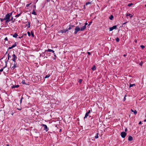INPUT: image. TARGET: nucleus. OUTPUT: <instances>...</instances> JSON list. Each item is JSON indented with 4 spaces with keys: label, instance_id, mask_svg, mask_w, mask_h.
<instances>
[{
    "label": "nucleus",
    "instance_id": "de8ad7c7",
    "mask_svg": "<svg viewBox=\"0 0 146 146\" xmlns=\"http://www.w3.org/2000/svg\"><path fill=\"white\" fill-rule=\"evenodd\" d=\"M11 21H12V22H11V23H14V22H15V21H14V20H13Z\"/></svg>",
    "mask_w": 146,
    "mask_h": 146
},
{
    "label": "nucleus",
    "instance_id": "9d476101",
    "mask_svg": "<svg viewBox=\"0 0 146 146\" xmlns=\"http://www.w3.org/2000/svg\"><path fill=\"white\" fill-rule=\"evenodd\" d=\"M128 16H129L130 18H131L132 17L133 15H132L131 14H130L129 13H127V14H126L125 16L127 17Z\"/></svg>",
    "mask_w": 146,
    "mask_h": 146
},
{
    "label": "nucleus",
    "instance_id": "5fc2aeb1",
    "mask_svg": "<svg viewBox=\"0 0 146 146\" xmlns=\"http://www.w3.org/2000/svg\"><path fill=\"white\" fill-rule=\"evenodd\" d=\"M34 7L35 9V8H36V6H35V5L34 6Z\"/></svg>",
    "mask_w": 146,
    "mask_h": 146
},
{
    "label": "nucleus",
    "instance_id": "ddd939ff",
    "mask_svg": "<svg viewBox=\"0 0 146 146\" xmlns=\"http://www.w3.org/2000/svg\"><path fill=\"white\" fill-rule=\"evenodd\" d=\"M13 37L15 38H16L18 36V35L16 33H15L13 35H12Z\"/></svg>",
    "mask_w": 146,
    "mask_h": 146
},
{
    "label": "nucleus",
    "instance_id": "a211bd4d",
    "mask_svg": "<svg viewBox=\"0 0 146 146\" xmlns=\"http://www.w3.org/2000/svg\"><path fill=\"white\" fill-rule=\"evenodd\" d=\"M22 13H20L19 14H18L17 15H16L15 16V17H16V18H17L18 17H19V16H20V15H21Z\"/></svg>",
    "mask_w": 146,
    "mask_h": 146
},
{
    "label": "nucleus",
    "instance_id": "0e129e2a",
    "mask_svg": "<svg viewBox=\"0 0 146 146\" xmlns=\"http://www.w3.org/2000/svg\"><path fill=\"white\" fill-rule=\"evenodd\" d=\"M145 7H146V4L145 5Z\"/></svg>",
    "mask_w": 146,
    "mask_h": 146
},
{
    "label": "nucleus",
    "instance_id": "052dcab7",
    "mask_svg": "<svg viewBox=\"0 0 146 146\" xmlns=\"http://www.w3.org/2000/svg\"><path fill=\"white\" fill-rule=\"evenodd\" d=\"M61 131V129H60V131Z\"/></svg>",
    "mask_w": 146,
    "mask_h": 146
},
{
    "label": "nucleus",
    "instance_id": "a18cd8bd",
    "mask_svg": "<svg viewBox=\"0 0 146 146\" xmlns=\"http://www.w3.org/2000/svg\"><path fill=\"white\" fill-rule=\"evenodd\" d=\"M90 111H91V110H89L88 111V112H87V113H88V114H89L90 112Z\"/></svg>",
    "mask_w": 146,
    "mask_h": 146
},
{
    "label": "nucleus",
    "instance_id": "f257e3e1",
    "mask_svg": "<svg viewBox=\"0 0 146 146\" xmlns=\"http://www.w3.org/2000/svg\"><path fill=\"white\" fill-rule=\"evenodd\" d=\"M10 16L8 14H7L5 16V17L4 18V20H5V23L7 24L9 22H10Z\"/></svg>",
    "mask_w": 146,
    "mask_h": 146
},
{
    "label": "nucleus",
    "instance_id": "5701e85b",
    "mask_svg": "<svg viewBox=\"0 0 146 146\" xmlns=\"http://www.w3.org/2000/svg\"><path fill=\"white\" fill-rule=\"evenodd\" d=\"M113 18V17L112 15H111L109 17V19L111 20H112Z\"/></svg>",
    "mask_w": 146,
    "mask_h": 146
},
{
    "label": "nucleus",
    "instance_id": "bb28decb",
    "mask_svg": "<svg viewBox=\"0 0 146 146\" xmlns=\"http://www.w3.org/2000/svg\"><path fill=\"white\" fill-rule=\"evenodd\" d=\"M98 133H97L95 137V139H97L98 138Z\"/></svg>",
    "mask_w": 146,
    "mask_h": 146
},
{
    "label": "nucleus",
    "instance_id": "79ce46f5",
    "mask_svg": "<svg viewBox=\"0 0 146 146\" xmlns=\"http://www.w3.org/2000/svg\"><path fill=\"white\" fill-rule=\"evenodd\" d=\"M13 20V17H11V19H10V21Z\"/></svg>",
    "mask_w": 146,
    "mask_h": 146
},
{
    "label": "nucleus",
    "instance_id": "8fccbe9b",
    "mask_svg": "<svg viewBox=\"0 0 146 146\" xmlns=\"http://www.w3.org/2000/svg\"><path fill=\"white\" fill-rule=\"evenodd\" d=\"M125 100H126L125 96L124 98V101H125Z\"/></svg>",
    "mask_w": 146,
    "mask_h": 146
},
{
    "label": "nucleus",
    "instance_id": "c9c22d12",
    "mask_svg": "<svg viewBox=\"0 0 146 146\" xmlns=\"http://www.w3.org/2000/svg\"><path fill=\"white\" fill-rule=\"evenodd\" d=\"M0 20H1V22H2L4 20H4V18L3 19V18H0Z\"/></svg>",
    "mask_w": 146,
    "mask_h": 146
},
{
    "label": "nucleus",
    "instance_id": "c03bdc74",
    "mask_svg": "<svg viewBox=\"0 0 146 146\" xmlns=\"http://www.w3.org/2000/svg\"><path fill=\"white\" fill-rule=\"evenodd\" d=\"M68 30H65L64 31V33H65L66 31H68Z\"/></svg>",
    "mask_w": 146,
    "mask_h": 146
},
{
    "label": "nucleus",
    "instance_id": "37998d69",
    "mask_svg": "<svg viewBox=\"0 0 146 146\" xmlns=\"http://www.w3.org/2000/svg\"><path fill=\"white\" fill-rule=\"evenodd\" d=\"M4 40L5 41H7L8 40V38L7 37H6L4 39Z\"/></svg>",
    "mask_w": 146,
    "mask_h": 146
},
{
    "label": "nucleus",
    "instance_id": "7ed1b4c3",
    "mask_svg": "<svg viewBox=\"0 0 146 146\" xmlns=\"http://www.w3.org/2000/svg\"><path fill=\"white\" fill-rule=\"evenodd\" d=\"M80 30V29L79 27L78 26H76V28L75 29V32L74 33V34H76L77 32Z\"/></svg>",
    "mask_w": 146,
    "mask_h": 146
},
{
    "label": "nucleus",
    "instance_id": "e433bc0d",
    "mask_svg": "<svg viewBox=\"0 0 146 146\" xmlns=\"http://www.w3.org/2000/svg\"><path fill=\"white\" fill-rule=\"evenodd\" d=\"M140 46L142 49H143L145 48V46L143 45H141Z\"/></svg>",
    "mask_w": 146,
    "mask_h": 146
},
{
    "label": "nucleus",
    "instance_id": "680f3d73",
    "mask_svg": "<svg viewBox=\"0 0 146 146\" xmlns=\"http://www.w3.org/2000/svg\"><path fill=\"white\" fill-rule=\"evenodd\" d=\"M7 52H6V53L5 54H7Z\"/></svg>",
    "mask_w": 146,
    "mask_h": 146
},
{
    "label": "nucleus",
    "instance_id": "6ab92c4d",
    "mask_svg": "<svg viewBox=\"0 0 146 146\" xmlns=\"http://www.w3.org/2000/svg\"><path fill=\"white\" fill-rule=\"evenodd\" d=\"M96 67L95 66H94L92 68V70L94 71L96 70Z\"/></svg>",
    "mask_w": 146,
    "mask_h": 146
},
{
    "label": "nucleus",
    "instance_id": "3c124183",
    "mask_svg": "<svg viewBox=\"0 0 146 146\" xmlns=\"http://www.w3.org/2000/svg\"><path fill=\"white\" fill-rule=\"evenodd\" d=\"M22 37H23V36H21V37H19L18 38H22Z\"/></svg>",
    "mask_w": 146,
    "mask_h": 146
},
{
    "label": "nucleus",
    "instance_id": "f8f14e48",
    "mask_svg": "<svg viewBox=\"0 0 146 146\" xmlns=\"http://www.w3.org/2000/svg\"><path fill=\"white\" fill-rule=\"evenodd\" d=\"M19 85H17L15 86L13 85V86H11V88H18L19 87Z\"/></svg>",
    "mask_w": 146,
    "mask_h": 146
},
{
    "label": "nucleus",
    "instance_id": "49530a36",
    "mask_svg": "<svg viewBox=\"0 0 146 146\" xmlns=\"http://www.w3.org/2000/svg\"><path fill=\"white\" fill-rule=\"evenodd\" d=\"M87 53H88V54L89 55H90L91 54L89 52H88Z\"/></svg>",
    "mask_w": 146,
    "mask_h": 146
},
{
    "label": "nucleus",
    "instance_id": "2f4dec72",
    "mask_svg": "<svg viewBox=\"0 0 146 146\" xmlns=\"http://www.w3.org/2000/svg\"><path fill=\"white\" fill-rule=\"evenodd\" d=\"M31 4V3H30L29 4H27L26 5V7H28V6H29Z\"/></svg>",
    "mask_w": 146,
    "mask_h": 146
},
{
    "label": "nucleus",
    "instance_id": "13d9d810",
    "mask_svg": "<svg viewBox=\"0 0 146 146\" xmlns=\"http://www.w3.org/2000/svg\"><path fill=\"white\" fill-rule=\"evenodd\" d=\"M50 0H47V1L49 2V1Z\"/></svg>",
    "mask_w": 146,
    "mask_h": 146
},
{
    "label": "nucleus",
    "instance_id": "39448f33",
    "mask_svg": "<svg viewBox=\"0 0 146 146\" xmlns=\"http://www.w3.org/2000/svg\"><path fill=\"white\" fill-rule=\"evenodd\" d=\"M42 126L44 127V129L46 131H48V129L46 125L43 124L42 125Z\"/></svg>",
    "mask_w": 146,
    "mask_h": 146
},
{
    "label": "nucleus",
    "instance_id": "2eb2a0df",
    "mask_svg": "<svg viewBox=\"0 0 146 146\" xmlns=\"http://www.w3.org/2000/svg\"><path fill=\"white\" fill-rule=\"evenodd\" d=\"M132 140L133 137L131 136H129L128 137V140L130 141H131Z\"/></svg>",
    "mask_w": 146,
    "mask_h": 146
},
{
    "label": "nucleus",
    "instance_id": "6e6552de",
    "mask_svg": "<svg viewBox=\"0 0 146 146\" xmlns=\"http://www.w3.org/2000/svg\"><path fill=\"white\" fill-rule=\"evenodd\" d=\"M16 46V43H15L11 46L9 47L8 48V49H11L14 48Z\"/></svg>",
    "mask_w": 146,
    "mask_h": 146
},
{
    "label": "nucleus",
    "instance_id": "ea45409f",
    "mask_svg": "<svg viewBox=\"0 0 146 146\" xmlns=\"http://www.w3.org/2000/svg\"><path fill=\"white\" fill-rule=\"evenodd\" d=\"M143 64V62L141 61V62L139 63V64L141 65V66L142 65V64Z\"/></svg>",
    "mask_w": 146,
    "mask_h": 146
},
{
    "label": "nucleus",
    "instance_id": "338daca9",
    "mask_svg": "<svg viewBox=\"0 0 146 146\" xmlns=\"http://www.w3.org/2000/svg\"><path fill=\"white\" fill-rule=\"evenodd\" d=\"M38 1V0H37V1Z\"/></svg>",
    "mask_w": 146,
    "mask_h": 146
},
{
    "label": "nucleus",
    "instance_id": "aec40b11",
    "mask_svg": "<svg viewBox=\"0 0 146 146\" xmlns=\"http://www.w3.org/2000/svg\"><path fill=\"white\" fill-rule=\"evenodd\" d=\"M31 13L32 14H33V15H36V12H35V10L34 9L33 11Z\"/></svg>",
    "mask_w": 146,
    "mask_h": 146
},
{
    "label": "nucleus",
    "instance_id": "09e8293b",
    "mask_svg": "<svg viewBox=\"0 0 146 146\" xmlns=\"http://www.w3.org/2000/svg\"><path fill=\"white\" fill-rule=\"evenodd\" d=\"M87 24H88V23H85V25L84 26H86V25H87Z\"/></svg>",
    "mask_w": 146,
    "mask_h": 146
},
{
    "label": "nucleus",
    "instance_id": "a878e982",
    "mask_svg": "<svg viewBox=\"0 0 146 146\" xmlns=\"http://www.w3.org/2000/svg\"><path fill=\"white\" fill-rule=\"evenodd\" d=\"M50 76V75L49 74H48L47 75H46L45 76V78H49Z\"/></svg>",
    "mask_w": 146,
    "mask_h": 146
},
{
    "label": "nucleus",
    "instance_id": "e2e57ef3",
    "mask_svg": "<svg viewBox=\"0 0 146 146\" xmlns=\"http://www.w3.org/2000/svg\"><path fill=\"white\" fill-rule=\"evenodd\" d=\"M25 35H27V34H25Z\"/></svg>",
    "mask_w": 146,
    "mask_h": 146
},
{
    "label": "nucleus",
    "instance_id": "473e14b6",
    "mask_svg": "<svg viewBox=\"0 0 146 146\" xmlns=\"http://www.w3.org/2000/svg\"><path fill=\"white\" fill-rule=\"evenodd\" d=\"M27 34L29 36H31V33L29 32H27Z\"/></svg>",
    "mask_w": 146,
    "mask_h": 146
},
{
    "label": "nucleus",
    "instance_id": "cd10ccee",
    "mask_svg": "<svg viewBox=\"0 0 146 146\" xmlns=\"http://www.w3.org/2000/svg\"><path fill=\"white\" fill-rule=\"evenodd\" d=\"M115 40L117 42H118L119 41V38L117 37L115 38Z\"/></svg>",
    "mask_w": 146,
    "mask_h": 146
},
{
    "label": "nucleus",
    "instance_id": "4d7b16f0",
    "mask_svg": "<svg viewBox=\"0 0 146 146\" xmlns=\"http://www.w3.org/2000/svg\"><path fill=\"white\" fill-rule=\"evenodd\" d=\"M127 131V129H126L125 130V131Z\"/></svg>",
    "mask_w": 146,
    "mask_h": 146
},
{
    "label": "nucleus",
    "instance_id": "b1692460",
    "mask_svg": "<svg viewBox=\"0 0 146 146\" xmlns=\"http://www.w3.org/2000/svg\"><path fill=\"white\" fill-rule=\"evenodd\" d=\"M134 86H135V84H130L129 85V87L131 88Z\"/></svg>",
    "mask_w": 146,
    "mask_h": 146
},
{
    "label": "nucleus",
    "instance_id": "7c9ffc66",
    "mask_svg": "<svg viewBox=\"0 0 146 146\" xmlns=\"http://www.w3.org/2000/svg\"><path fill=\"white\" fill-rule=\"evenodd\" d=\"M132 5H133V4L132 3H130L128 4L127 5V6L128 7H130Z\"/></svg>",
    "mask_w": 146,
    "mask_h": 146
},
{
    "label": "nucleus",
    "instance_id": "412c9836",
    "mask_svg": "<svg viewBox=\"0 0 146 146\" xmlns=\"http://www.w3.org/2000/svg\"><path fill=\"white\" fill-rule=\"evenodd\" d=\"M88 114L87 112L86 113V114L85 115V117H84V119H85V118H86L88 116Z\"/></svg>",
    "mask_w": 146,
    "mask_h": 146
},
{
    "label": "nucleus",
    "instance_id": "a19ab883",
    "mask_svg": "<svg viewBox=\"0 0 146 146\" xmlns=\"http://www.w3.org/2000/svg\"><path fill=\"white\" fill-rule=\"evenodd\" d=\"M12 13H13V12H11V13H8V14L9 15V16H11V15H12Z\"/></svg>",
    "mask_w": 146,
    "mask_h": 146
},
{
    "label": "nucleus",
    "instance_id": "423d86ee",
    "mask_svg": "<svg viewBox=\"0 0 146 146\" xmlns=\"http://www.w3.org/2000/svg\"><path fill=\"white\" fill-rule=\"evenodd\" d=\"M126 135V133L124 132H123L121 133V136L123 138H124L125 137Z\"/></svg>",
    "mask_w": 146,
    "mask_h": 146
},
{
    "label": "nucleus",
    "instance_id": "1a4fd4ad",
    "mask_svg": "<svg viewBox=\"0 0 146 146\" xmlns=\"http://www.w3.org/2000/svg\"><path fill=\"white\" fill-rule=\"evenodd\" d=\"M52 52L53 53H54V54H55V53H54V51L53 50L50 49H48L47 50H46L45 51V52Z\"/></svg>",
    "mask_w": 146,
    "mask_h": 146
},
{
    "label": "nucleus",
    "instance_id": "4c0bfd02",
    "mask_svg": "<svg viewBox=\"0 0 146 146\" xmlns=\"http://www.w3.org/2000/svg\"><path fill=\"white\" fill-rule=\"evenodd\" d=\"M59 33H64V30H61L59 31Z\"/></svg>",
    "mask_w": 146,
    "mask_h": 146
},
{
    "label": "nucleus",
    "instance_id": "774afa93",
    "mask_svg": "<svg viewBox=\"0 0 146 146\" xmlns=\"http://www.w3.org/2000/svg\"><path fill=\"white\" fill-rule=\"evenodd\" d=\"M1 29V28H0V30Z\"/></svg>",
    "mask_w": 146,
    "mask_h": 146
},
{
    "label": "nucleus",
    "instance_id": "dca6fc26",
    "mask_svg": "<svg viewBox=\"0 0 146 146\" xmlns=\"http://www.w3.org/2000/svg\"><path fill=\"white\" fill-rule=\"evenodd\" d=\"M74 25H69V27L68 28V29L67 30H70L72 28V27H74Z\"/></svg>",
    "mask_w": 146,
    "mask_h": 146
},
{
    "label": "nucleus",
    "instance_id": "393cba45",
    "mask_svg": "<svg viewBox=\"0 0 146 146\" xmlns=\"http://www.w3.org/2000/svg\"><path fill=\"white\" fill-rule=\"evenodd\" d=\"M21 83L23 84H26V85L27 84L25 83V80H23Z\"/></svg>",
    "mask_w": 146,
    "mask_h": 146
},
{
    "label": "nucleus",
    "instance_id": "4be33fe9",
    "mask_svg": "<svg viewBox=\"0 0 146 146\" xmlns=\"http://www.w3.org/2000/svg\"><path fill=\"white\" fill-rule=\"evenodd\" d=\"M11 56L9 54H8V60H7V61H8V60H9L10 58H11Z\"/></svg>",
    "mask_w": 146,
    "mask_h": 146
},
{
    "label": "nucleus",
    "instance_id": "603ef678",
    "mask_svg": "<svg viewBox=\"0 0 146 146\" xmlns=\"http://www.w3.org/2000/svg\"><path fill=\"white\" fill-rule=\"evenodd\" d=\"M141 122L140 121V122H139V124H141Z\"/></svg>",
    "mask_w": 146,
    "mask_h": 146
},
{
    "label": "nucleus",
    "instance_id": "864d4df0",
    "mask_svg": "<svg viewBox=\"0 0 146 146\" xmlns=\"http://www.w3.org/2000/svg\"><path fill=\"white\" fill-rule=\"evenodd\" d=\"M126 56V54H124L123 56L125 57Z\"/></svg>",
    "mask_w": 146,
    "mask_h": 146
},
{
    "label": "nucleus",
    "instance_id": "72a5a7b5",
    "mask_svg": "<svg viewBox=\"0 0 146 146\" xmlns=\"http://www.w3.org/2000/svg\"><path fill=\"white\" fill-rule=\"evenodd\" d=\"M82 81V80L81 79H79L78 82L80 83H81Z\"/></svg>",
    "mask_w": 146,
    "mask_h": 146
},
{
    "label": "nucleus",
    "instance_id": "69168bd1",
    "mask_svg": "<svg viewBox=\"0 0 146 146\" xmlns=\"http://www.w3.org/2000/svg\"><path fill=\"white\" fill-rule=\"evenodd\" d=\"M54 56H56V55H55H55H54Z\"/></svg>",
    "mask_w": 146,
    "mask_h": 146
},
{
    "label": "nucleus",
    "instance_id": "f3484780",
    "mask_svg": "<svg viewBox=\"0 0 146 146\" xmlns=\"http://www.w3.org/2000/svg\"><path fill=\"white\" fill-rule=\"evenodd\" d=\"M131 111L132 112H133L134 114L135 115H136V114L137 113V111H136V110H135V111H133V110L132 109H131Z\"/></svg>",
    "mask_w": 146,
    "mask_h": 146
},
{
    "label": "nucleus",
    "instance_id": "f704fd0d",
    "mask_svg": "<svg viewBox=\"0 0 146 146\" xmlns=\"http://www.w3.org/2000/svg\"><path fill=\"white\" fill-rule=\"evenodd\" d=\"M5 67H6V66H5V67H4L3 68H2L1 69H0V72H2L3 71L4 68H5Z\"/></svg>",
    "mask_w": 146,
    "mask_h": 146
},
{
    "label": "nucleus",
    "instance_id": "0eeeda50",
    "mask_svg": "<svg viewBox=\"0 0 146 146\" xmlns=\"http://www.w3.org/2000/svg\"><path fill=\"white\" fill-rule=\"evenodd\" d=\"M117 28V26L116 25H114L112 27H110L109 28L110 31H112L114 29H115Z\"/></svg>",
    "mask_w": 146,
    "mask_h": 146
},
{
    "label": "nucleus",
    "instance_id": "4468645a",
    "mask_svg": "<svg viewBox=\"0 0 146 146\" xmlns=\"http://www.w3.org/2000/svg\"><path fill=\"white\" fill-rule=\"evenodd\" d=\"M26 26L28 28H29L30 27V23L29 22H28L27 24H26Z\"/></svg>",
    "mask_w": 146,
    "mask_h": 146
},
{
    "label": "nucleus",
    "instance_id": "c85d7f7f",
    "mask_svg": "<svg viewBox=\"0 0 146 146\" xmlns=\"http://www.w3.org/2000/svg\"><path fill=\"white\" fill-rule=\"evenodd\" d=\"M23 99V98L22 96L21 99L20 101V104L21 103L22 100Z\"/></svg>",
    "mask_w": 146,
    "mask_h": 146
},
{
    "label": "nucleus",
    "instance_id": "9b49d317",
    "mask_svg": "<svg viewBox=\"0 0 146 146\" xmlns=\"http://www.w3.org/2000/svg\"><path fill=\"white\" fill-rule=\"evenodd\" d=\"M86 28V26H84L82 27L80 29L81 31H83L85 30Z\"/></svg>",
    "mask_w": 146,
    "mask_h": 146
},
{
    "label": "nucleus",
    "instance_id": "bf43d9fd",
    "mask_svg": "<svg viewBox=\"0 0 146 146\" xmlns=\"http://www.w3.org/2000/svg\"><path fill=\"white\" fill-rule=\"evenodd\" d=\"M15 19H13V20H14V21H15Z\"/></svg>",
    "mask_w": 146,
    "mask_h": 146
},
{
    "label": "nucleus",
    "instance_id": "f03ea898",
    "mask_svg": "<svg viewBox=\"0 0 146 146\" xmlns=\"http://www.w3.org/2000/svg\"><path fill=\"white\" fill-rule=\"evenodd\" d=\"M12 58L11 60L13 62H15L17 59V57L14 54H13L12 56Z\"/></svg>",
    "mask_w": 146,
    "mask_h": 146
},
{
    "label": "nucleus",
    "instance_id": "6e6d98bb",
    "mask_svg": "<svg viewBox=\"0 0 146 146\" xmlns=\"http://www.w3.org/2000/svg\"><path fill=\"white\" fill-rule=\"evenodd\" d=\"M135 42L136 43L137 42V41L136 40H135Z\"/></svg>",
    "mask_w": 146,
    "mask_h": 146
},
{
    "label": "nucleus",
    "instance_id": "c756f323",
    "mask_svg": "<svg viewBox=\"0 0 146 146\" xmlns=\"http://www.w3.org/2000/svg\"><path fill=\"white\" fill-rule=\"evenodd\" d=\"M91 4V3L90 2H88L86 3V5H88L90 4Z\"/></svg>",
    "mask_w": 146,
    "mask_h": 146
},
{
    "label": "nucleus",
    "instance_id": "20e7f679",
    "mask_svg": "<svg viewBox=\"0 0 146 146\" xmlns=\"http://www.w3.org/2000/svg\"><path fill=\"white\" fill-rule=\"evenodd\" d=\"M13 66L12 67V68H13V69H14L16 68L18 66L16 61H15V62H13Z\"/></svg>",
    "mask_w": 146,
    "mask_h": 146
},
{
    "label": "nucleus",
    "instance_id": "58836bf2",
    "mask_svg": "<svg viewBox=\"0 0 146 146\" xmlns=\"http://www.w3.org/2000/svg\"><path fill=\"white\" fill-rule=\"evenodd\" d=\"M31 35L33 37H34V34H33V32L32 31H31Z\"/></svg>",
    "mask_w": 146,
    "mask_h": 146
}]
</instances>
